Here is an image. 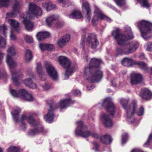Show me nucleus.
Instances as JSON below:
<instances>
[{"instance_id": "nucleus-38", "label": "nucleus", "mask_w": 152, "mask_h": 152, "mask_svg": "<svg viewBox=\"0 0 152 152\" xmlns=\"http://www.w3.org/2000/svg\"><path fill=\"white\" fill-rule=\"evenodd\" d=\"M121 143L122 144L125 143L128 140L129 136L126 133H123L121 136Z\"/></svg>"}, {"instance_id": "nucleus-34", "label": "nucleus", "mask_w": 152, "mask_h": 152, "mask_svg": "<svg viewBox=\"0 0 152 152\" xmlns=\"http://www.w3.org/2000/svg\"><path fill=\"white\" fill-rule=\"evenodd\" d=\"M33 57L31 51L29 49H26L25 53V58L27 62L30 61Z\"/></svg>"}, {"instance_id": "nucleus-60", "label": "nucleus", "mask_w": 152, "mask_h": 152, "mask_svg": "<svg viewBox=\"0 0 152 152\" xmlns=\"http://www.w3.org/2000/svg\"><path fill=\"white\" fill-rule=\"evenodd\" d=\"M147 49L148 51H152V42L151 43L149 42L148 44L147 48Z\"/></svg>"}, {"instance_id": "nucleus-54", "label": "nucleus", "mask_w": 152, "mask_h": 152, "mask_svg": "<svg viewBox=\"0 0 152 152\" xmlns=\"http://www.w3.org/2000/svg\"><path fill=\"white\" fill-rule=\"evenodd\" d=\"M39 47L40 49L43 51L47 50V44L41 43L40 44Z\"/></svg>"}, {"instance_id": "nucleus-39", "label": "nucleus", "mask_w": 152, "mask_h": 152, "mask_svg": "<svg viewBox=\"0 0 152 152\" xmlns=\"http://www.w3.org/2000/svg\"><path fill=\"white\" fill-rule=\"evenodd\" d=\"M10 0H1V7L7 8L10 5Z\"/></svg>"}, {"instance_id": "nucleus-47", "label": "nucleus", "mask_w": 152, "mask_h": 152, "mask_svg": "<svg viewBox=\"0 0 152 152\" xmlns=\"http://www.w3.org/2000/svg\"><path fill=\"white\" fill-rule=\"evenodd\" d=\"M66 69V71L64 75L65 76V79H67L69 78V76L72 75L73 73V71L72 70L69 69V68Z\"/></svg>"}, {"instance_id": "nucleus-61", "label": "nucleus", "mask_w": 152, "mask_h": 152, "mask_svg": "<svg viewBox=\"0 0 152 152\" xmlns=\"http://www.w3.org/2000/svg\"><path fill=\"white\" fill-rule=\"evenodd\" d=\"M28 116L24 114L22 115L20 120L24 121L26 119H28Z\"/></svg>"}, {"instance_id": "nucleus-15", "label": "nucleus", "mask_w": 152, "mask_h": 152, "mask_svg": "<svg viewBox=\"0 0 152 152\" xmlns=\"http://www.w3.org/2000/svg\"><path fill=\"white\" fill-rule=\"evenodd\" d=\"M95 15L93 17L91 20V23L92 26H97L99 19L101 20L100 18V15H102V12L98 8L96 7L94 10Z\"/></svg>"}, {"instance_id": "nucleus-18", "label": "nucleus", "mask_w": 152, "mask_h": 152, "mask_svg": "<svg viewBox=\"0 0 152 152\" xmlns=\"http://www.w3.org/2000/svg\"><path fill=\"white\" fill-rule=\"evenodd\" d=\"M11 79L13 84L16 86H18L20 85V75L18 72L12 71Z\"/></svg>"}, {"instance_id": "nucleus-7", "label": "nucleus", "mask_w": 152, "mask_h": 152, "mask_svg": "<svg viewBox=\"0 0 152 152\" xmlns=\"http://www.w3.org/2000/svg\"><path fill=\"white\" fill-rule=\"evenodd\" d=\"M102 106L111 115H114L116 112L115 107L111 99L105 98L102 102Z\"/></svg>"}, {"instance_id": "nucleus-19", "label": "nucleus", "mask_w": 152, "mask_h": 152, "mask_svg": "<svg viewBox=\"0 0 152 152\" xmlns=\"http://www.w3.org/2000/svg\"><path fill=\"white\" fill-rule=\"evenodd\" d=\"M140 96L143 99L149 100L151 99L152 97V93L148 89L145 88L141 90Z\"/></svg>"}, {"instance_id": "nucleus-21", "label": "nucleus", "mask_w": 152, "mask_h": 152, "mask_svg": "<svg viewBox=\"0 0 152 152\" xmlns=\"http://www.w3.org/2000/svg\"><path fill=\"white\" fill-rule=\"evenodd\" d=\"M101 118L103 120L104 126L107 127H110L113 125L112 120L110 117L109 115L105 114H103L101 116Z\"/></svg>"}, {"instance_id": "nucleus-42", "label": "nucleus", "mask_w": 152, "mask_h": 152, "mask_svg": "<svg viewBox=\"0 0 152 152\" xmlns=\"http://www.w3.org/2000/svg\"><path fill=\"white\" fill-rule=\"evenodd\" d=\"M116 4L118 6L121 7L125 4V0H113Z\"/></svg>"}, {"instance_id": "nucleus-56", "label": "nucleus", "mask_w": 152, "mask_h": 152, "mask_svg": "<svg viewBox=\"0 0 152 152\" xmlns=\"http://www.w3.org/2000/svg\"><path fill=\"white\" fill-rule=\"evenodd\" d=\"M1 79L2 78H4L5 80L7 79L8 76L5 72L1 73Z\"/></svg>"}, {"instance_id": "nucleus-58", "label": "nucleus", "mask_w": 152, "mask_h": 152, "mask_svg": "<svg viewBox=\"0 0 152 152\" xmlns=\"http://www.w3.org/2000/svg\"><path fill=\"white\" fill-rule=\"evenodd\" d=\"M50 84L46 83L43 86V88L44 90H47L50 88Z\"/></svg>"}, {"instance_id": "nucleus-30", "label": "nucleus", "mask_w": 152, "mask_h": 152, "mask_svg": "<svg viewBox=\"0 0 152 152\" xmlns=\"http://www.w3.org/2000/svg\"><path fill=\"white\" fill-rule=\"evenodd\" d=\"M72 103V101L70 99H65L60 102L59 106L60 109H63L69 106Z\"/></svg>"}, {"instance_id": "nucleus-63", "label": "nucleus", "mask_w": 152, "mask_h": 152, "mask_svg": "<svg viewBox=\"0 0 152 152\" xmlns=\"http://www.w3.org/2000/svg\"><path fill=\"white\" fill-rule=\"evenodd\" d=\"M49 3H43L42 4V6L44 7L45 8L47 11L48 8V6Z\"/></svg>"}, {"instance_id": "nucleus-4", "label": "nucleus", "mask_w": 152, "mask_h": 152, "mask_svg": "<svg viewBox=\"0 0 152 152\" xmlns=\"http://www.w3.org/2000/svg\"><path fill=\"white\" fill-rule=\"evenodd\" d=\"M77 127L75 131V133L76 136L79 135L84 138H87L89 136L97 139L99 138L98 134L95 133H92L90 131L84 130L87 128V126L83 124L81 121L77 122Z\"/></svg>"}, {"instance_id": "nucleus-29", "label": "nucleus", "mask_w": 152, "mask_h": 152, "mask_svg": "<svg viewBox=\"0 0 152 152\" xmlns=\"http://www.w3.org/2000/svg\"><path fill=\"white\" fill-rule=\"evenodd\" d=\"M125 32L127 34L125 35V38H124L125 42L126 41L133 39L134 38L133 33L130 27H126L125 30Z\"/></svg>"}, {"instance_id": "nucleus-16", "label": "nucleus", "mask_w": 152, "mask_h": 152, "mask_svg": "<svg viewBox=\"0 0 152 152\" xmlns=\"http://www.w3.org/2000/svg\"><path fill=\"white\" fill-rule=\"evenodd\" d=\"M20 6L18 1H15L12 7V11L11 12L7 13L6 16L7 17H15L16 16V13H19Z\"/></svg>"}, {"instance_id": "nucleus-22", "label": "nucleus", "mask_w": 152, "mask_h": 152, "mask_svg": "<svg viewBox=\"0 0 152 152\" xmlns=\"http://www.w3.org/2000/svg\"><path fill=\"white\" fill-rule=\"evenodd\" d=\"M23 18L24 20L23 21V23L25 26V28L28 31H31L34 27L33 23L30 20L27 19V16H26L23 15Z\"/></svg>"}, {"instance_id": "nucleus-52", "label": "nucleus", "mask_w": 152, "mask_h": 152, "mask_svg": "<svg viewBox=\"0 0 152 152\" xmlns=\"http://www.w3.org/2000/svg\"><path fill=\"white\" fill-rule=\"evenodd\" d=\"M86 38V36L84 34H83L82 36L81 40L82 41V43L80 44V47L83 49H84L85 47V41Z\"/></svg>"}, {"instance_id": "nucleus-31", "label": "nucleus", "mask_w": 152, "mask_h": 152, "mask_svg": "<svg viewBox=\"0 0 152 152\" xmlns=\"http://www.w3.org/2000/svg\"><path fill=\"white\" fill-rule=\"evenodd\" d=\"M82 15L80 11H74L72 13L69 15V17L75 19L81 18L82 17Z\"/></svg>"}, {"instance_id": "nucleus-59", "label": "nucleus", "mask_w": 152, "mask_h": 152, "mask_svg": "<svg viewBox=\"0 0 152 152\" xmlns=\"http://www.w3.org/2000/svg\"><path fill=\"white\" fill-rule=\"evenodd\" d=\"M107 6L116 12H117L118 10L117 9L116 7H115L114 6L112 5L111 4H108L107 5Z\"/></svg>"}, {"instance_id": "nucleus-35", "label": "nucleus", "mask_w": 152, "mask_h": 152, "mask_svg": "<svg viewBox=\"0 0 152 152\" xmlns=\"http://www.w3.org/2000/svg\"><path fill=\"white\" fill-rule=\"evenodd\" d=\"M28 120L29 124L32 126L36 127L37 126V122L32 115L28 116Z\"/></svg>"}, {"instance_id": "nucleus-2", "label": "nucleus", "mask_w": 152, "mask_h": 152, "mask_svg": "<svg viewBox=\"0 0 152 152\" xmlns=\"http://www.w3.org/2000/svg\"><path fill=\"white\" fill-rule=\"evenodd\" d=\"M121 46H122L116 49L115 57L122 55H128L135 52L138 47V45L137 44L129 43L126 44L125 42Z\"/></svg>"}, {"instance_id": "nucleus-51", "label": "nucleus", "mask_w": 152, "mask_h": 152, "mask_svg": "<svg viewBox=\"0 0 152 152\" xmlns=\"http://www.w3.org/2000/svg\"><path fill=\"white\" fill-rule=\"evenodd\" d=\"M152 140V134H150L147 141L145 143L144 146L145 147H148L150 144V142Z\"/></svg>"}, {"instance_id": "nucleus-20", "label": "nucleus", "mask_w": 152, "mask_h": 152, "mask_svg": "<svg viewBox=\"0 0 152 152\" xmlns=\"http://www.w3.org/2000/svg\"><path fill=\"white\" fill-rule=\"evenodd\" d=\"M47 132V131L43 127H40L30 129L28 134L31 136H34L40 133H46Z\"/></svg>"}, {"instance_id": "nucleus-49", "label": "nucleus", "mask_w": 152, "mask_h": 152, "mask_svg": "<svg viewBox=\"0 0 152 152\" xmlns=\"http://www.w3.org/2000/svg\"><path fill=\"white\" fill-rule=\"evenodd\" d=\"M1 48H4L6 45V39L1 36Z\"/></svg>"}, {"instance_id": "nucleus-48", "label": "nucleus", "mask_w": 152, "mask_h": 152, "mask_svg": "<svg viewBox=\"0 0 152 152\" xmlns=\"http://www.w3.org/2000/svg\"><path fill=\"white\" fill-rule=\"evenodd\" d=\"M24 39L26 42L28 43L33 42V39L31 36L26 35L24 37Z\"/></svg>"}, {"instance_id": "nucleus-10", "label": "nucleus", "mask_w": 152, "mask_h": 152, "mask_svg": "<svg viewBox=\"0 0 152 152\" xmlns=\"http://www.w3.org/2000/svg\"><path fill=\"white\" fill-rule=\"evenodd\" d=\"M42 14V10L35 4L30 3L28 6V10L26 13L23 15H33L35 16H40Z\"/></svg>"}, {"instance_id": "nucleus-26", "label": "nucleus", "mask_w": 152, "mask_h": 152, "mask_svg": "<svg viewBox=\"0 0 152 152\" xmlns=\"http://www.w3.org/2000/svg\"><path fill=\"white\" fill-rule=\"evenodd\" d=\"M134 65L138 66L139 68L147 72H149V68L148 67L147 64L143 61H135Z\"/></svg>"}, {"instance_id": "nucleus-44", "label": "nucleus", "mask_w": 152, "mask_h": 152, "mask_svg": "<svg viewBox=\"0 0 152 152\" xmlns=\"http://www.w3.org/2000/svg\"><path fill=\"white\" fill-rule=\"evenodd\" d=\"M37 71L39 75H41L42 73V70L41 64L40 62H38L37 63Z\"/></svg>"}, {"instance_id": "nucleus-46", "label": "nucleus", "mask_w": 152, "mask_h": 152, "mask_svg": "<svg viewBox=\"0 0 152 152\" xmlns=\"http://www.w3.org/2000/svg\"><path fill=\"white\" fill-rule=\"evenodd\" d=\"M144 109L143 106H141L137 112V115L139 116H142L144 114Z\"/></svg>"}, {"instance_id": "nucleus-8", "label": "nucleus", "mask_w": 152, "mask_h": 152, "mask_svg": "<svg viewBox=\"0 0 152 152\" xmlns=\"http://www.w3.org/2000/svg\"><path fill=\"white\" fill-rule=\"evenodd\" d=\"M7 53L8 54L7 56L6 62L8 66L11 68H14L17 66L16 63L13 60L12 56H14L16 53L15 51V48L13 46L10 47L7 50Z\"/></svg>"}, {"instance_id": "nucleus-62", "label": "nucleus", "mask_w": 152, "mask_h": 152, "mask_svg": "<svg viewBox=\"0 0 152 152\" xmlns=\"http://www.w3.org/2000/svg\"><path fill=\"white\" fill-rule=\"evenodd\" d=\"M63 25V23L60 22H57L56 23V26L57 28H60L62 27Z\"/></svg>"}, {"instance_id": "nucleus-45", "label": "nucleus", "mask_w": 152, "mask_h": 152, "mask_svg": "<svg viewBox=\"0 0 152 152\" xmlns=\"http://www.w3.org/2000/svg\"><path fill=\"white\" fill-rule=\"evenodd\" d=\"M137 1L140 3H142L143 7L149 8L150 6V4L148 3V0H137Z\"/></svg>"}, {"instance_id": "nucleus-27", "label": "nucleus", "mask_w": 152, "mask_h": 152, "mask_svg": "<svg viewBox=\"0 0 152 152\" xmlns=\"http://www.w3.org/2000/svg\"><path fill=\"white\" fill-rule=\"evenodd\" d=\"M100 141L106 145H109L112 141V139L109 134H105L101 136L100 138Z\"/></svg>"}, {"instance_id": "nucleus-14", "label": "nucleus", "mask_w": 152, "mask_h": 152, "mask_svg": "<svg viewBox=\"0 0 152 152\" xmlns=\"http://www.w3.org/2000/svg\"><path fill=\"white\" fill-rule=\"evenodd\" d=\"M142 76L140 73H134L131 74L130 78V84L132 85H136L142 82Z\"/></svg>"}, {"instance_id": "nucleus-36", "label": "nucleus", "mask_w": 152, "mask_h": 152, "mask_svg": "<svg viewBox=\"0 0 152 152\" xmlns=\"http://www.w3.org/2000/svg\"><path fill=\"white\" fill-rule=\"evenodd\" d=\"M56 18L54 15H51L47 18L46 19V22L47 25L50 26L53 23V22L55 21Z\"/></svg>"}, {"instance_id": "nucleus-55", "label": "nucleus", "mask_w": 152, "mask_h": 152, "mask_svg": "<svg viewBox=\"0 0 152 152\" xmlns=\"http://www.w3.org/2000/svg\"><path fill=\"white\" fill-rule=\"evenodd\" d=\"M72 93L74 96H80V91L77 89H74L72 91Z\"/></svg>"}, {"instance_id": "nucleus-53", "label": "nucleus", "mask_w": 152, "mask_h": 152, "mask_svg": "<svg viewBox=\"0 0 152 152\" xmlns=\"http://www.w3.org/2000/svg\"><path fill=\"white\" fill-rule=\"evenodd\" d=\"M56 8V6L54 4H52L51 3H49L48 6L47 11H49L50 10H53Z\"/></svg>"}, {"instance_id": "nucleus-12", "label": "nucleus", "mask_w": 152, "mask_h": 152, "mask_svg": "<svg viewBox=\"0 0 152 152\" xmlns=\"http://www.w3.org/2000/svg\"><path fill=\"white\" fill-rule=\"evenodd\" d=\"M86 42L91 48L93 49L96 48L99 44L96 35L94 33H90L88 34L86 38Z\"/></svg>"}, {"instance_id": "nucleus-9", "label": "nucleus", "mask_w": 152, "mask_h": 152, "mask_svg": "<svg viewBox=\"0 0 152 152\" xmlns=\"http://www.w3.org/2000/svg\"><path fill=\"white\" fill-rule=\"evenodd\" d=\"M48 103L49 104L50 109L48 110L47 114L44 116V118L47 122L51 123H52L53 120V111L55 109L57 108L58 107L53 100L50 101Z\"/></svg>"}, {"instance_id": "nucleus-11", "label": "nucleus", "mask_w": 152, "mask_h": 152, "mask_svg": "<svg viewBox=\"0 0 152 152\" xmlns=\"http://www.w3.org/2000/svg\"><path fill=\"white\" fill-rule=\"evenodd\" d=\"M112 36L114 39L117 41V44L120 45H122L125 43L124 38H125V34L120 33V29L117 28L113 30L112 33Z\"/></svg>"}, {"instance_id": "nucleus-3", "label": "nucleus", "mask_w": 152, "mask_h": 152, "mask_svg": "<svg viewBox=\"0 0 152 152\" xmlns=\"http://www.w3.org/2000/svg\"><path fill=\"white\" fill-rule=\"evenodd\" d=\"M141 36L144 39L147 40L152 37V23L147 21L142 20L138 24Z\"/></svg>"}, {"instance_id": "nucleus-43", "label": "nucleus", "mask_w": 152, "mask_h": 152, "mask_svg": "<svg viewBox=\"0 0 152 152\" xmlns=\"http://www.w3.org/2000/svg\"><path fill=\"white\" fill-rule=\"evenodd\" d=\"M93 144L94 147L92 149L94 150L95 152H97L99 151V148L100 147V145L96 141H94L91 142Z\"/></svg>"}, {"instance_id": "nucleus-32", "label": "nucleus", "mask_w": 152, "mask_h": 152, "mask_svg": "<svg viewBox=\"0 0 152 152\" xmlns=\"http://www.w3.org/2000/svg\"><path fill=\"white\" fill-rule=\"evenodd\" d=\"M21 110L19 108H15L12 113V115L14 120L16 123L18 122L19 120L18 119V115L20 112Z\"/></svg>"}, {"instance_id": "nucleus-24", "label": "nucleus", "mask_w": 152, "mask_h": 152, "mask_svg": "<svg viewBox=\"0 0 152 152\" xmlns=\"http://www.w3.org/2000/svg\"><path fill=\"white\" fill-rule=\"evenodd\" d=\"M135 61L132 59L128 57L123 58L121 61V64L123 66L132 67L134 65Z\"/></svg>"}, {"instance_id": "nucleus-64", "label": "nucleus", "mask_w": 152, "mask_h": 152, "mask_svg": "<svg viewBox=\"0 0 152 152\" xmlns=\"http://www.w3.org/2000/svg\"><path fill=\"white\" fill-rule=\"evenodd\" d=\"M59 2L62 3L63 4L66 5L67 4V3L68 2V0H58Z\"/></svg>"}, {"instance_id": "nucleus-28", "label": "nucleus", "mask_w": 152, "mask_h": 152, "mask_svg": "<svg viewBox=\"0 0 152 152\" xmlns=\"http://www.w3.org/2000/svg\"><path fill=\"white\" fill-rule=\"evenodd\" d=\"M50 34L47 31H41L37 33L36 37L39 41H41L45 38H48L50 36Z\"/></svg>"}, {"instance_id": "nucleus-1", "label": "nucleus", "mask_w": 152, "mask_h": 152, "mask_svg": "<svg viewBox=\"0 0 152 152\" xmlns=\"http://www.w3.org/2000/svg\"><path fill=\"white\" fill-rule=\"evenodd\" d=\"M102 62L101 59L93 58H91L88 65L85 68L84 74L85 77L90 83L99 82L102 78V72L98 70Z\"/></svg>"}, {"instance_id": "nucleus-41", "label": "nucleus", "mask_w": 152, "mask_h": 152, "mask_svg": "<svg viewBox=\"0 0 152 152\" xmlns=\"http://www.w3.org/2000/svg\"><path fill=\"white\" fill-rule=\"evenodd\" d=\"M7 30V27L5 25L1 26V35H3L5 37H6L7 36L6 31Z\"/></svg>"}, {"instance_id": "nucleus-23", "label": "nucleus", "mask_w": 152, "mask_h": 152, "mask_svg": "<svg viewBox=\"0 0 152 152\" xmlns=\"http://www.w3.org/2000/svg\"><path fill=\"white\" fill-rule=\"evenodd\" d=\"M82 7L86 12V21L89 22L90 21L91 15V10L90 5L88 3H85L83 4Z\"/></svg>"}, {"instance_id": "nucleus-5", "label": "nucleus", "mask_w": 152, "mask_h": 152, "mask_svg": "<svg viewBox=\"0 0 152 152\" xmlns=\"http://www.w3.org/2000/svg\"><path fill=\"white\" fill-rule=\"evenodd\" d=\"M129 100L122 99L120 100V102L123 107L126 110L127 117L130 118L132 117L137 108V102L133 101L132 103V106L128 105Z\"/></svg>"}, {"instance_id": "nucleus-6", "label": "nucleus", "mask_w": 152, "mask_h": 152, "mask_svg": "<svg viewBox=\"0 0 152 152\" xmlns=\"http://www.w3.org/2000/svg\"><path fill=\"white\" fill-rule=\"evenodd\" d=\"M10 92L12 95L14 97H22L25 100L28 101H33V97L24 89H20L17 91L13 89L10 90Z\"/></svg>"}, {"instance_id": "nucleus-17", "label": "nucleus", "mask_w": 152, "mask_h": 152, "mask_svg": "<svg viewBox=\"0 0 152 152\" xmlns=\"http://www.w3.org/2000/svg\"><path fill=\"white\" fill-rule=\"evenodd\" d=\"M58 61L60 65L63 67L65 69L69 68L71 63L66 57L60 56L58 57Z\"/></svg>"}, {"instance_id": "nucleus-33", "label": "nucleus", "mask_w": 152, "mask_h": 152, "mask_svg": "<svg viewBox=\"0 0 152 152\" xmlns=\"http://www.w3.org/2000/svg\"><path fill=\"white\" fill-rule=\"evenodd\" d=\"M24 83L25 85L30 88H34L37 87L36 85L33 83V81L31 78L26 79L24 81Z\"/></svg>"}, {"instance_id": "nucleus-25", "label": "nucleus", "mask_w": 152, "mask_h": 152, "mask_svg": "<svg viewBox=\"0 0 152 152\" xmlns=\"http://www.w3.org/2000/svg\"><path fill=\"white\" fill-rule=\"evenodd\" d=\"M70 38V37L69 34H66L64 35L58 41L57 43L58 46L60 48L64 47L66 43L69 41Z\"/></svg>"}, {"instance_id": "nucleus-13", "label": "nucleus", "mask_w": 152, "mask_h": 152, "mask_svg": "<svg viewBox=\"0 0 152 152\" xmlns=\"http://www.w3.org/2000/svg\"><path fill=\"white\" fill-rule=\"evenodd\" d=\"M45 67L47 72L50 77L53 80H56L57 79L58 74L54 67L47 62L45 63Z\"/></svg>"}, {"instance_id": "nucleus-57", "label": "nucleus", "mask_w": 152, "mask_h": 152, "mask_svg": "<svg viewBox=\"0 0 152 152\" xmlns=\"http://www.w3.org/2000/svg\"><path fill=\"white\" fill-rule=\"evenodd\" d=\"M47 50H50L54 48V46L53 44H47Z\"/></svg>"}, {"instance_id": "nucleus-37", "label": "nucleus", "mask_w": 152, "mask_h": 152, "mask_svg": "<svg viewBox=\"0 0 152 152\" xmlns=\"http://www.w3.org/2000/svg\"><path fill=\"white\" fill-rule=\"evenodd\" d=\"M8 22L10 26L13 28L17 29L18 28L19 23L18 22L13 19H9L8 20Z\"/></svg>"}, {"instance_id": "nucleus-40", "label": "nucleus", "mask_w": 152, "mask_h": 152, "mask_svg": "<svg viewBox=\"0 0 152 152\" xmlns=\"http://www.w3.org/2000/svg\"><path fill=\"white\" fill-rule=\"evenodd\" d=\"M19 148L17 147L11 146L7 149V152H19Z\"/></svg>"}, {"instance_id": "nucleus-50", "label": "nucleus", "mask_w": 152, "mask_h": 152, "mask_svg": "<svg viewBox=\"0 0 152 152\" xmlns=\"http://www.w3.org/2000/svg\"><path fill=\"white\" fill-rule=\"evenodd\" d=\"M100 18H101V20H105L107 22H111L112 20L109 18L108 17L102 12V15H100Z\"/></svg>"}]
</instances>
